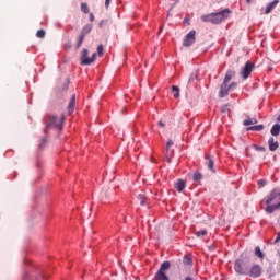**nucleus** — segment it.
Wrapping results in <instances>:
<instances>
[{"label": "nucleus", "mask_w": 280, "mask_h": 280, "mask_svg": "<svg viewBox=\"0 0 280 280\" xmlns=\"http://www.w3.org/2000/svg\"><path fill=\"white\" fill-rule=\"evenodd\" d=\"M247 1V3H250V0H246Z\"/></svg>", "instance_id": "42"}, {"label": "nucleus", "mask_w": 280, "mask_h": 280, "mask_svg": "<svg viewBox=\"0 0 280 280\" xmlns=\"http://www.w3.org/2000/svg\"><path fill=\"white\" fill-rule=\"evenodd\" d=\"M207 161H208L207 162L208 168L211 171L212 174H215V168H214L215 163L213 162V158L208 156Z\"/></svg>", "instance_id": "16"}, {"label": "nucleus", "mask_w": 280, "mask_h": 280, "mask_svg": "<svg viewBox=\"0 0 280 280\" xmlns=\"http://www.w3.org/2000/svg\"><path fill=\"white\" fill-rule=\"evenodd\" d=\"M46 144H47V138H42L40 143H39V148H45Z\"/></svg>", "instance_id": "33"}, {"label": "nucleus", "mask_w": 280, "mask_h": 280, "mask_svg": "<svg viewBox=\"0 0 280 280\" xmlns=\"http://www.w3.org/2000/svg\"><path fill=\"white\" fill-rule=\"evenodd\" d=\"M270 132H271L272 137H279L280 125L279 124L273 125Z\"/></svg>", "instance_id": "20"}, {"label": "nucleus", "mask_w": 280, "mask_h": 280, "mask_svg": "<svg viewBox=\"0 0 280 280\" xmlns=\"http://www.w3.org/2000/svg\"><path fill=\"white\" fill-rule=\"evenodd\" d=\"M235 75H236L235 70H231V69L228 70L226 73H225L223 82L230 83L231 80H233V78H235Z\"/></svg>", "instance_id": "14"}, {"label": "nucleus", "mask_w": 280, "mask_h": 280, "mask_svg": "<svg viewBox=\"0 0 280 280\" xmlns=\"http://www.w3.org/2000/svg\"><path fill=\"white\" fill-rule=\"evenodd\" d=\"M93 30V24H86L83 26L81 31V35L86 36V34H91V31Z\"/></svg>", "instance_id": "17"}, {"label": "nucleus", "mask_w": 280, "mask_h": 280, "mask_svg": "<svg viewBox=\"0 0 280 280\" xmlns=\"http://www.w3.org/2000/svg\"><path fill=\"white\" fill-rule=\"evenodd\" d=\"M230 91L231 89H229V83H225V81H223V83L220 86L219 97H226Z\"/></svg>", "instance_id": "11"}, {"label": "nucleus", "mask_w": 280, "mask_h": 280, "mask_svg": "<svg viewBox=\"0 0 280 280\" xmlns=\"http://www.w3.org/2000/svg\"><path fill=\"white\" fill-rule=\"evenodd\" d=\"M196 235H197L198 237H205V235H207V230L197 231V232H196Z\"/></svg>", "instance_id": "30"}, {"label": "nucleus", "mask_w": 280, "mask_h": 280, "mask_svg": "<svg viewBox=\"0 0 280 280\" xmlns=\"http://www.w3.org/2000/svg\"><path fill=\"white\" fill-rule=\"evenodd\" d=\"M196 43V31H190L184 38V47H191Z\"/></svg>", "instance_id": "8"}, {"label": "nucleus", "mask_w": 280, "mask_h": 280, "mask_svg": "<svg viewBox=\"0 0 280 280\" xmlns=\"http://www.w3.org/2000/svg\"><path fill=\"white\" fill-rule=\"evenodd\" d=\"M184 264H191V258H189V256H185Z\"/></svg>", "instance_id": "34"}, {"label": "nucleus", "mask_w": 280, "mask_h": 280, "mask_svg": "<svg viewBox=\"0 0 280 280\" xmlns=\"http://www.w3.org/2000/svg\"><path fill=\"white\" fill-rule=\"evenodd\" d=\"M258 185H259L260 187H265V185H266V180L260 179V180L258 182Z\"/></svg>", "instance_id": "37"}, {"label": "nucleus", "mask_w": 280, "mask_h": 280, "mask_svg": "<svg viewBox=\"0 0 280 280\" xmlns=\"http://www.w3.org/2000/svg\"><path fill=\"white\" fill-rule=\"evenodd\" d=\"M170 261H164L161 266L158 272L155 273L154 279L155 280H170V277H167V273H165L166 270H170Z\"/></svg>", "instance_id": "5"}, {"label": "nucleus", "mask_w": 280, "mask_h": 280, "mask_svg": "<svg viewBox=\"0 0 280 280\" xmlns=\"http://www.w3.org/2000/svg\"><path fill=\"white\" fill-rule=\"evenodd\" d=\"M90 21H91V23H93V21H95V15H93V13H90Z\"/></svg>", "instance_id": "38"}, {"label": "nucleus", "mask_w": 280, "mask_h": 280, "mask_svg": "<svg viewBox=\"0 0 280 280\" xmlns=\"http://www.w3.org/2000/svg\"><path fill=\"white\" fill-rule=\"evenodd\" d=\"M174 145V141L168 140L166 143V152H165V159L167 163H172V156H174V151H170V148Z\"/></svg>", "instance_id": "10"}, {"label": "nucleus", "mask_w": 280, "mask_h": 280, "mask_svg": "<svg viewBox=\"0 0 280 280\" xmlns=\"http://www.w3.org/2000/svg\"><path fill=\"white\" fill-rule=\"evenodd\" d=\"M278 4H279V0H273L272 2L267 4V8L265 10V14H270V12H272V10H275Z\"/></svg>", "instance_id": "15"}, {"label": "nucleus", "mask_w": 280, "mask_h": 280, "mask_svg": "<svg viewBox=\"0 0 280 280\" xmlns=\"http://www.w3.org/2000/svg\"><path fill=\"white\" fill-rule=\"evenodd\" d=\"M254 255H255L256 257H258V259H264V257H266V255L264 254V252H261V247H259V246H256V247H255Z\"/></svg>", "instance_id": "19"}, {"label": "nucleus", "mask_w": 280, "mask_h": 280, "mask_svg": "<svg viewBox=\"0 0 280 280\" xmlns=\"http://www.w3.org/2000/svg\"><path fill=\"white\" fill-rule=\"evenodd\" d=\"M192 180H195V183H200V180H202V174L200 172L194 173Z\"/></svg>", "instance_id": "23"}, {"label": "nucleus", "mask_w": 280, "mask_h": 280, "mask_svg": "<svg viewBox=\"0 0 280 280\" xmlns=\"http://www.w3.org/2000/svg\"><path fill=\"white\" fill-rule=\"evenodd\" d=\"M268 145H269L270 152H277V150L279 149V142L275 141V138L272 137L269 138Z\"/></svg>", "instance_id": "12"}, {"label": "nucleus", "mask_w": 280, "mask_h": 280, "mask_svg": "<svg viewBox=\"0 0 280 280\" xmlns=\"http://www.w3.org/2000/svg\"><path fill=\"white\" fill-rule=\"evenodd\" d=\"M86 36L85 35H80L79 36V39H78V42H77V49H80V47H82V43H84V38H85Z\"/></svg>", "instance_id": "25"}, {"label": "nucleus", "mask_w": 280, "mask_h": 280, "mask_svg": "<svg viewBox=\"0 0 280 280\" xmlns=\"http://www.w3.org/2000/svg\"><path fill=\"white\" fill-rule=\"evenodd\" d=\"M97 58V54L94 52L92 58L89 57V49L84 48L81 52V62L82 66L93 65V61Z\"/></svg>", "instance_id": "6"}, {"label": "nucleus", "mask_w": 280, "mask_h": 280, "mask_svg": "<svg viewBox=\"0 0 280 280\" xmlns=\"http://www.w3.org/2000/svg\"><path fill=\"white\" fill-rule=\"evenodd\" d=\"M106 25H108V20H102V21L98 23V27H106Z\"/></svg>", "instance_id": "32"}, {"label": "nucleus", "mask_w": 280, "mask_h": 280, "mask_svg": "<svg viewBox=\"0 0 280 280\" xmlns=\"http://www.w3.org/2000/svg\"><path fill=\"white\" fill-rule=\"evenodd\" d=\"M279 242H280V232L277 234V237H276L273 244H279Z\"/></svg>", "instance_id": "35"}, {"label": "nucleus", "mask_w": 280, "mask_h": 280, "mask_svg": "<svg viewBox=\"0 0 280 280\" xmlns=\"http://www.w3.org/2000/svg\"><path fill=\"white\" fill-rule=\"evenodd\" d=\"M159 126H161V128H165V122H163L162 120L159 121Z\"/></svg>", "instance_id": "39"}, {"label": "nucleus", "mask_w": 280, "mask_h": 280, "mask_svg": "<svg viewBox=\"0 0 280 280\" xmlns=\"http://www.w3.org/2000/svg\"><path fill=\"white\" fill-rule=\"evenodd\" d=\"M234 269L237 275H248V260L237 259L234 264Z\"/></svg>", "instance_id": "4"}, {"label": "nucleus", "mask_w": 280, "mask_h": 280, "mask_svg": "<svg viewBox=\"0 0 280 280\" xmlns=\"http://www.w3.org/2000/svg\"><path fill=\"white\" fill-rule=\"evenodd\" d=\"M256 150H258L259 152H266V148L264 147H255Z\"/></svg>", "instance_id": "36"}, {"label": "nucleus", "mask_w": 280, "mask_h": 280, "mask_svg": "<svg viewBox=\"0 0 280 280\" xmlns=\"http://www.w3.org/2000/svg\"><path fill=\"white\" fill-rule=\"evenodd\" d=\"M231 15V11L229 9H224L219 12L209 13L201 15L202 23H212L213 25H220L222 21H226Z\"/></svg>", "instance_id": "2"}, {"label": "nucleus", "mask_w": 280, "mask_h": 280, "mask_svg": "<svg viewBox=\"0 0 280 280\" xmlns=\"http://www.w3.org/2000/svg\"><path fill=\"white\" fill-rule=\"evenodd\" d=\"M187 21H189V19H187V18H186V19H184V23H187Z\"/></svg>", "instance_id": "41"}, {"label": "nucleus", "mask_w": 280, "mask_h": 280, "mask_svg": "<svg viewBox=\"0 0 280 280\" xmlns=\"http://www.w3.org/2000/svg\"><path fill=\"white\" fill-rule=\"evenodd\" d=\"M229 89H230V91H235V89H237V82L230 83Z\"/></svg>", "instance_id": "31"}, {"label": "nucleus", "mask_w": 280, "mask_h": 280, "mask_svg": "<svg viewBox=\"0 0 280 280\" xmlns=\"http://www.w3.org/2000/svg\"><path fill=\"white\" fill-rule=\"evenodd\" d=\"M265 205H267V213H275V211L280 209V190L275 188L270 194L264 199Z\"/></svg>", "instance_id": "1"}, {"label": "nucleus", "mask_w": 280, "mask_h": 280, "mask_svg": "<svg viewBox=\"0 0 280 280\" xmlns=\"http://www.w3.org/2000/svg\"><path fill=\"white\" fill-rule=\"evenodd\" d=\"M138 200L140 205L143 207V205H145V195L143 194L138 195Z\"/></svg>", "instance_id": "27"}, {"label": "nucleus", "mask_w": 280, "mask_h": 280, "mask_svg": "<svg viewBox=\"0 0 280 280\" xmlns=\"http://www.w3.org/2000/svg\"><path fill=\"white\" fill-rule=\"evenodd\" d=\"M250 130L255 132H261V130H264V125L247 127V131H250Z\"/></svg>", "instance_id": "22"}, {"label": "nucleus", "mask_w": 280, "mask_h": 280, "mask_svg": "<svg viewBox=\"0 0 280 280\" xmlns=\"http://www.w3.org/2000/svg\"><path fill=\"white\" fill-rule=\"evenodd\" d=\"M255 69V65L250 61H247L245 63V67L241 70V75L243 80H248L250 78V73H253V70Z\"/></svg>", "instance_id": "7"}, {"label": "nucleus", "mask_w": 280, "mask_h": 280, "mask_svg": "<svg viewBox=\"0 0 280 280\" xmlns=\"http://www.w3.org/2000/svg\"><path fill=\"white\" fill-rule=\"evenodd\" d=\"M172 92L174 93V97L178 98L180 96V89L176 85L172 86Z\"/></svg>", "instance_id": "24"}, {"label": "nucleus", "mask_w": 280, "mask_h": 280, "mask_svg": "<svg viewBox=\"0 0 280 280\" xmlns=\"http://www.w3.org/2000/svg\"><path fill=\"white\" fill-rule=\"evenodd\" d=\"M97 54L100 57L104 56V46L103 45L97 46Z\"/></svg>", "instance_id": "29"}, {"label": "nucleus", "mask_w": 280, "mask_h": 280, "mask_svg": "<svg viewBox=\"0 0 280 280\" xmlns=\"http://www.w3.org/2000/svg\"><path fill=\"white\" fill-rule=\"evenodd\" d=\"M45 30H39L36 33L37 38H45Z\"/></svg>", "instance_id": "28"}, {"label": "nucleus", "mask_w": 280, "mask_h": 280, "mask_svg": "<svg viewBox=\"0 0 280 280\" xmlns=\"http://www.w3.org/2000/svg\"><path fill=\"white\" fill-rule=\"evenodd\" d=\"M262 268L259 265H253L250 269H248V276L253 277L254 279H257L258 277H261Z\"/></svg>", "instance_id": "9"}, {"label": "nucleus", "mask_w": 280, "mask_h": 280, "mask_svg": "<svg viewBox=\"0 0 280 280\" xmlns=\"http://www.w3.org/2000/svg\"><path fill=\"white\" fill-rule=\"evenodd\" d=\"M255 124H257V118L247 117V119L243 121V126H253Z\"/></svg>", "instance_id": "21"}, {"label": "nucleus", "mask_w": 280, "mask_h": 280, "mask_svg": "<svg viewBox=\"0 0 280 280\" xmlns=\"http://www.w3.org/2000/svg\"><path fill=\"white\" fill-rule=\"evenodd\" d=\"M62 124H65V115L60 117L56 115H50L46 119V128H56L57 130H62Z\"/></svg>", "instance_id": "3"}, {"label": "nucleus", "mask_w": 280, "mask_h": 280, "mask_svg": "<svg viewBox=\"0 0 280 280\" xmlns=\"http://www.w3.org/2000/svg\"><path fill=\"white\" fill-rule=\"evenodd\" d=\"M186 187L185 180L179 179L176 184H175V189H177V191H183Z\"/></svg>", "instance_id": "18"}, {"label": "nucleus", "mask_w": 280, "mask_h": 280, "mask_svg": "<svg viewBox=\"0 0 280 280\" xmlns=\"http://www.w3.org/2000/svg\"><path fill=\"white\" fill-rule=\"evenodd\" d=\"M81 11H83L84 14H89V4H86L85 2H82Z\"/></svg>", "instance_id": "26"}, {"label": "nucleus", "mask_w": 280, "mask_h": 280, "mask_svg": "<svg viewBox=\"0 0 280 280\" xmlns=\"http://www.w3.org/2000/svg\"><path fill=\"white\" fill-rule=\"evenodd\" d=\"M110 5V0H105V7L108 8Z\"/></svg>", "instance_id": "40"}, {"label": "nucleus", "mask_w": 280, "mask_h": 280, "mask_svg": "<svg viewBox=\"0 0 280 280\" xmlns=\"http://www.w3.org/2000/svg\"><path fill=\"white\" fill-rule=\"evenodd\" d=\"M75 110V94H72L69 104H68V113L69 115H72Z\"/></svg>", "instance_id": "13"}]
</instances>
